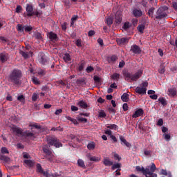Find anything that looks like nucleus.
Listing matches in <instances>:
<instances>
[{
  "mask_svg": "<svg viewBox=\"0 0 177 177\" xmlns=\"http://www.w3.org/2000/svg\"><path fill=\"white\" fill-rule=\"evenodd\" d=\"M158 102H159V103L161 104V105H162V106H165L167 105V100H165V98L163 97H159V98H158Z\"/></svg>",
  "mask_w": 177,
  "mask_h": 177,
  "instance_id": "28",
  "label": "nucleus"
},
{
  "mask_svg": "<svg viewBox=\"0 0 177 177\" xmlns=\"http://www.w3.org/2000/svg\"><path fill=\"white\" fill-rule=\"evenodd\" d=\"M143 73V71L140 69L136 72L135 74L132 75L127 71H124L122 72L123 76L125 77V78H127V81L129 82H137L140 77H142Z\"/></svg>",
  "mask_w": 177,
  "mask_h": 177,
  "instance_id": "3",
  "label": "nucleus"
},
{
  "mask_svg": "<svg viewBox=\"0 0 177 177\" xmlns=\"http://www.w3.org/2000/svg\"><path fill=\"white\" fill-rule=\"evenodd\" d=\"M17 100L21 102H25L24 95H21L18 96L17 97Z\"/></svg>",
  "mask_w": 177,
  "mask_h": 177,
  "instance_id": "51",
  "label": "nucleus"
},
{
  "mask_svg": "<svg viewBox=\"0 0 177 177\" xmlns=\"http://www.w3.org/2000/svg\"><path fill=\"white\" fill-rule=\"evenodd\" d=\"M124 65H125V62L124 60H122L120 62L118 67H120V68H122L124 66Z\"/></svg>",
  "mask_w": 177,
  "mask_h": 177,
  "instance_id": "64",
  "label": "nucleus"
},
{
  "mask_svg": "<svg viewBox=\"0 0 177 177\" xmlns=\"http://www.w3.org/2000/svg\"><path fill=\"white\" fill-rule=\"evenodd\" d=\"M165 72V68L164 66H161L160 68L158 69V73L160 74H164Z\"/></svg>",
  "mask_w": 177,
  "mask_h": 177,
  "instance_id": "57",
  "label": "nucleus"
},
{
  "mask_svg": "<svg viewBox=\"0 0 177 177\" xmlns=\"http://www.w3.org/2000/svg\"><path fill=\"white\" fill-rule=\"evenodd\" d=\"M120 140L121 141V142L124 144V145L127 147H128V148L131 147V144L129 142H128L127 140L124 137H122V136H120Z\"/></svg>",
  "mask_w": 177,
  "mask_h": 177,
  "instance_id": "25",
  "label": "nucleus"
},
{
  "mask_svg": "<svg viewBox=\"0 0 177 177\" xmlns=\"http://www.w3.org/2000/svg\"><path fill=\"white\" fill-rule=\"evenodd\" d=\"M163 124V120L162 118H159L158 122H156V125L159 127H162Z\"/></svg>",
  "mask_w": 177,
  "mask_h": 177,
  "instance_id": "56",
  "label": "nucleus"
},
{
  "mask_svg": "<svg viewBox=\"0 0 177 177\" xmlns=\"http://www.w3.org/2000/svg\"><path fill=\"white\" fill-rule=\"evenodd\" d=\"M34 15L36 17H40V13L37 10L33 11L30 13H27V17H32Z\"/></svg>",
  "mask_w": 177,
  "mask_h": 177,
  "instance_id": "35",
  "label": "nucleus"
},
{
  "mask_svg": "<svg viewBox=\"0 0 177 177\" xmlns=\"http://www.w3.org/2000/svg\"><path fill=\"white\" fill-rule=\"evenodd\" d=\"M38 75H39V76H44L45 75H46V71H45L44 69H41L38 71Z\"/></svg>",
  "mask_w": 177,
  "mask_h": 177,
  "instance_id": "49",
  "label": "nucleus"
},
{
  "mask_svg": "<svg viewBox=\"0 0 177 177\" xmlns=\"http://www.w3.org/2000/svg\"><path fill=\"white\" fill-rule=\"evenodd\" d=\"M77 165L78 167L85 169V163L82 159H78L77 160Z\"/></svg>",
  "mask_w": 177,
  "mask_h": 177,
  "instance_id": "37",
  "label": "nucleus"
},
{
  "mask_svg": "<svg viewBox=\"0 0 177 177\" xmlns=\"http://www.w3.org/2000/svg\"><path fill=\"white\" fill-rule=\"evenodd\" d=\"M0 160L4 161L5 163L10 162V158L5 155H0Z\"/></svg>",
  "mask_w": 177,
  "mask_h": 177,
  "instance_id": "31",
  "label": "nucleus"
},
{
  "mask_svg": "<svg viewBox=\"0 0 177 177\" xmlns=\"http://www.w3.org/2000/svg\"><path fill=\"white\" fill-rule=\"evenodd\" d=\"M131 26V25L129 22H125L122 26V29H124L125 31H127L130 28Z\"/></svg>",
  "mask_w": 177,
  "mask_h": 177,
  "instance_id": "41",
  "label": "nucleus"
},
{
  "mask_svg": "<svg viewBox=\"0 0 177 177\" xmlns=\"http://www.w3.org/2000/svg\"><path fill=\"white\" fill-rule=\"evenodd\" d=\"M48 38L51 41H57V35L56 33H54L53 31H50L48 33Z\"/></svg>",
  "mask_w": 177,
  "mask_h": 177,
  "instance_id": "17",
  "label": "nucleus"
},
{
  "mask_svg": "<svg viewBox=\"0 0 177 177\" xmlns=\"http://www.w3.org/2000/svg\"><path fill=\"white\" fill-rule=\"evenodd\" d=\"M19 54L24 57V59L29 58V54L28 53V52L20 50Z\"/></svg>",
  "mask_w": 177,
  "mask_h": 177,
  "instance_id": "34",
  "label": "nucleus"
},
{
  "mask_svg": "<svg viewBox=\"0 0 177 177\" xmlns=\"http://www.w3.org/2000/svg\"><path fill=\"white\" fill-rule=\"evenodd\" d=\"M16 29L18 32H24V26L22 24H17Z\"/></svg>",
  "mask_w": 177,
  "mask_h": 177,
  "instance_id": "39",
  "label": "nucleus"
},
{
  "mask_svg": "<svg viewBox=\"0 0 177 177\" xmlns=\"http://www.w3.org/2000/svg\"><path fill=\"white\" fill-rule=\"evenodd\" d=\"M78 106L81 107L82 109H86L88 108V104L85 100H80L77 104Z\"/></svg>",
  "mask_w": 177,
  "mask_h": 177,
  "instance_id": "20",
  "label": "nucleus"
},
{
  "mask_svg": "<svg viewBox=\"0 0 177 177\" xmlns=\"http://www.w3.org/2000/svg\"><path fill=\"white\" fill-rule=\"evenodd\" d=\"M136 169L138 172L142 173V174L144 176H146V177H147V175L149 176V177H158V175L154 173L155 171L157 169L154 163H152L150 167H146L145 169L143 167L136 166Z\"/></svg>",
  "mask_w": 177,
  "mask_h": 177,
  "instance_id": "2",
  "label": "nucleus"
},
{
  "mask_svg": "<svg viewBox=\"0 0 177 177\" xmlns=\"http://www.w3.org/2000/svg\"><path fill=\"white\" fill-rule=\"evenodd\" d=\"M141 85V87L138 86L136 88V93L138 95H145L146 93V91H147L146 88L148 87V82H142Z\"/></svg>",
  "mask_w": 177,
  "mask_h": 177,
  "instance_id": "6",
  "label": "nucleus"
},
{
  "mask_svg": "<svg viewBox=\"0 0 177 177\" xmlns=\"http://www.w3.org/2000/svg\"><path fill=\"white\" fill-rule=\"evenodd\" d=\"M1 153L3 154H8L9 153V151L7 149L6 147H2L1 148Z\"/></svg>",
  "mask_w": 177,
  "mask_h": 177,
  "instance_id": "50",
  "label": "nucleus"
},
{
  "mask_svg": "<svg viewBox=\"0 0 177 177\" xmlns=\"http://www.w3.org/2000/svg\"><path fill=\"white\" fill-rule=\"evenodd\" d=\"M106 127L109 129H112L116 131L118 129V127L116 124H107L105 125Z\"/></svg>",
  "mask_w": 177,
  "mask_h": 177,
  "instance_id": "26",
  "label": "nucleus"
},
{
  "mask_svg": "<svg viewBox=\"0 0 177 177\" xmlns=\"http://www.w3.org/2000/svg\"><path fill=\"white\" fill-rule=\"evenodd\" d=\"M163 136L165 140L169 141L171 139V136L169 134L164 133Z\"/></svg>",
  "mask_w": 177,
  "mask_h": 177,
  "instance_id": "58",
  "label": "nucleus"
},
{
  "mask_svg": "<svg viewBox=\"0 0 177 177\" xmlns=\"http://www.w3.org/2000/svg\"><path fill=\"white\" fill-rule=\"evenodd\" d=\"M118 59L117 55H110L107 57V62L110 64H113Z\"/></svg>",
  "mask_w": 177,
  "mask_h": 177,
  "instance_id": "15",
  "label": "nucleus"
},
{
  "mask_svg": "<svg viewBox=\"0 0 177 177\" xmlns=\"http://www.w3.org/2000/svg\"><path fill=\"white\" fill-rule=\"evenodd\" d=\"M121 100H122V102H127L129 100V95L127 93H123V95H121Z\"/></svg>",
  "mask_w": 177,
  "mask_h": 177,
  "instance_id": "30",
  "label": "nucleus"
},
{
  "mask_svg": "<svg viewBox=\"0 0 177 177\" xmlns=\"http://www.w3.org/2000/svg\"><path fill=\"white\" fill-rule=\"evenodd\" d=\"M120 140L121 141V142L124 144V145L127 147H128V148L131 147V144L129 142H128L127 140L124 137H122V136H120Z\"/></svg>",
  "mask_w": 177,
  "mask_h": 177,
  "instance_id": "24",
  "label": "nucleus"
},
{
  "mask_svg": "<svg viewBox=\"0 0 177 177\" xmlns=\"http://www.w3.org/2000/svg\"><path fill=\"white\" fill-rule=\"evenodd\" d=\"M48 144L50 146H55V148L62 147V144L59 142V140L57 138L53 137H49L47 139Z\"/></svg>",
  "mask_w": 177,
  "mask_h": 177,
  "instance_id": "5",
  "label": "nucleus"
},
{
  "mask_svg": "<svg viewBox=\"0 0 177 177\" xmlns=\"http://www.w3.org/2000/svg\"><path fill=\"white\" fill-rule=\"evenodd\" d=\"M24 163L28 165V167H34L35 161L31 160H24Z\"/></svg>",
  "mask_w": 177,
  "mask_h": 177,
  "instance_id": "23",
  "label": "nucleus"
},
{
  "mask_svg": "<svg viewBox=\"0 0 177 177\" xmlns=\"http://www.w3.org/2000/svg\"><path fill=\"white\" fill-rule=\"evenodd\" d=\"M168 8L167 6H163L159 8L156 10V15H155V19L162 20L163 19H167L168 15L165 10H167Z\"/></svg>",
  "mask_w": 177,
  "mask_h": 177,
  "instance_id": "4",
  "label": "nucleus"
},
{
  "mask_svg": "<svg viewBox=\"0 0 177 177\" xmlns=\"http://www.w3.org/2000/svg\"><path fill=\"white\" fill-rule=\"evenodd\" d=\"M145 114V111L142 109H138L135 111V113H133L131 117L133 118H138L139 117H142Z\"/></svg>",
  "mask_w": 177,
  "mask_h": 177,
  "instance_id": "10",
  "label": "nucleus"
},
{
  "mask_svg": "<svg viewBox=\"0 0 177 177\" xmlns=\"http://www.w3.org/2000/svg\"><path fill=\"white\" fill-rule=\"evenodd\" d=\"M36 172L39 173L46 177H49V173L48 171H44L41 165L39 163L36 164Z\"/></svg>",
  "mask_w": 177,
  "mask_h": 177,
  "instance_id": "7",
  "label": "nucleus"
},
{
  "mask_svg": "<svg viewBox=\"0 0 177 177\" xmlns=\"http://www.w3.org/2000/svg\"><path fill=\"white\" fill-rule=\"evenodd\" d=\"M148 25V21L147 20H143L142 21V24L138 25V28H136V29H138V32H140L141 35H142L145 32V26Z\"/></svg>",
  "mask_w": 177,
  "mask_h": 177,
  "instance_id": "8",
  "label": "nucleus"
},
{
  "mask_svg": "<svg viewBox=\"0 0 177 177\" xmlns=\"http://www.w3.org/2000/svg\"><path fill=\"white\" fill-rule=\"evenodd\" d=\"M43 152L48 156H50L52 155V152L49 150V148L48 147V145H44L42 147Z\"/></svg>",
  "mask_w": 177,
  "mask_h": 177,
  "instance_id": "21",
  "label": "nucleus"
},
{
  "mask_svg": "<svg viewBox=\"0 0 177 177\" xmlns=\"http://www.w3.org/2000/svg\"><path fill=\"white\" fill-rule=\"evenodd\" d=\"M159 175L167 176L168 173H167V170L161 169V172L159 173Z\"/></svg>",
  "mask_w": 177,
  "mask_h": 177,
  "instance_id": "61",
  "label": "nucleus"
},
{
  "mask_svg": "<svg viewBox=\"0 0 177 177\" xmlns=\"http://www.w3.org/2000/svg\"><path fill=\"white\" fill-rule=\"evenodd\" d=\"M23 77L22 71L19 69H13L8 75V80L15 85H21V78Z\"/></svg>",
  "mask_w": 177,
  "mask_h": 177,
  "instance_id": "1",
  "label": "nucleus"
},
{
  "mask_svg": "<svg viewBox=\"0 0 177 177\" xmlns=\"http://www.w3.org/2000/svg\"><path fill=\"white\" fill-rule=\"evenodd\" d=\"M77 120H78V122H84L85 123H86L88 122L87 119L84 118H77Z\"/></svg>",
  "mask_w": 177,
  "mask_h": 177,
  "instance_id": "62",
  "label": "nucleus"
},
{
  "mask_svg": "<svg viewBox=\"0 0 177 177\" xmlns=\"http://www.w3.org/2000/svg\"><path fill=\"white\" fill-rule=\"evenodd\" d=\"M34 37L37 40H40V41L43 40L41 33H39L38 32H35Z\"/></svg>",
  "mask_w": 177,
  "mask_h": 177,
  "instance_id": "36",
  "label": "nucleus"
},
{
  "mask_svg": "<svg viewBox=\"0 0 177 177\" xmlns=\"http://www.w3.org/2000/svg\"><path fill=\"white\" fill-rule=\"evenodd\" d=\"M64 61L67 63L68 62H71V55L69 53H65L63 57Z\"/></svg>",
  "mask_w": 177,
  "mask_h": 177,
  "instance_id": "33",
  "label": "nucleus"
},
{
  "mask_svg": "<svg viewBox=\"0 0 177 177\" xmlns=\"http://www.w3.org/2000/svg\"><path fill=\"white\" fill-rule=\"evenodd\" d=\"M98 117L100 118H104L106 117V113L104 111H100L98 112Z\"/></svg>",
  "mask_w": 177,
  "mask_h": 177,
  "instance_id": "48",
  "label": "nucleus"
},
{
  "mask_svg": "<svg viewBox=\"0 0 177 177\" xmlns=\"http://www.w3.org/2000/svg\"><path fill=\"white\" fill-rule=\"evenodd\" d=\"M115 23L117 24H120V23H122V13L118 12L115 13Z\"/></svg>",
  "mask_w": 177,
  "mask_h": 177,
  "instance_id": "16",
  "label": "nucleus"
},
{
  "mask_svg": "<svg viewBox=\"0 0 177 177\" xmlns=\"http://www.w3.org/2000/svg\"><path fill=\"white\" fill-rule=\"evenodd\" d=\"M93 81H95V83H100V77L95 76L93 77Z\"/></svg>",
  "mask_w": 177,
  "mask_h": 177,
  "instance_id": "60",
  "label": "nucleus"
},
{
  "mask_svg": "<svg viewBox=\"0 0 177 177\" xmlns=\"http://www.w3.org/2000/svg\"><path fill=\"white\" fill-rule=\"evenodd\" d=\"M24 137H27V138H35V136L34 133H32L31 131H27L23 133L21 135Z\"/></svg>",
  "mask_w": 177,
  "mask_h": 177,
  "instance_id": "18",
  "label": "nucleus"
},
{
  "mask_svg": "<svg viewBox=\"0 0 177 177\" xmlns=\"http://www.w3.org/2000/svg\"><path fill=\"white\" fill-rule=\"evenodd\" d=\"M92 71H94V68L91 66H88L87 68H86V72H87L88 73H90Z\"/></svg>",
  "mask_w": 177,
  "mask_h": 177,
  "instance_id": "55",
  "label": "nucleus"
},
{
  "mask_svg": "<svg viewBox=\"0 0 177 177\" xmlns=\"http://www.w3.org/2000/svg\"><path fill=\"white\" fill-rule=\"evenodd\" d=\"M154 12H155V8L152 7L149 8L147 12V15L149 17H151L153 19V17H154Z\"/></svg>",
  "mask_w": 177,
  "mask_h": 177,
  "instance_id": "27",
  "label": "nucleus"
},
{
  "mask_svg": "<svg viewBox=\"0 0 177 177\" xmlns=\"http://www.w3.org/2000/svg\"><path fill=\"white\" fill-rule=\"evenodd\" d=\"M39 61L41 64H42L43 66H46L48 64L49 59L46 57V55H45L44 54H42L41 55V57Z\"/></svg>",
  "mask_w": 177,
  "mask_h": 177,
  "instance_id": "12",
  "label": "nucleus"
},
{
  "mask_svg": "<svg viewBox=\"0 0 177 177\" xmlns=\"http://www.w3.org/2000/svg\"><path fill=\"white\" fill-rule=\"evenodd\" d=\"M75 45L78 48H81L82 47V40L80 39H77L75 41Z\"/></svg>",
  "mask_w": 177,
  "mask_h": 177,
  "instance_id": "52",
  "label": "nucleus"
},
{
  "mask_svg": "<svg viewBox=\"0 0 177 177\" xmlns=\"http://www.w3.org/2000/svg\"><path fill=\"white\" fill-rule=\"evenodd\" d=\"M76 84L77 85H82L85 84V79L81 78L76 80Z\"/></svg>",
  "mask_w": 177,
  "mask_h": 177,
  "instance_id": "45",
  "label": "nucleus"
},
{
  "mask_svg": "<svg viewBox=\"0 0 177 177\" xmlns=\"http://www.w3.org/2000/svg\"><path fill=\"white\" fill-rule=\"evenodd\" d=\"M95 147V144L94 142H90L87 145V148L88 150H93Z\"/></svg>",
  "mask_w": 177,
  "mask_h": 177,
  "instance_id": "44",
  "label": "nucleus"
},
{
  "mask_svg": "<svg viewBox=\"0 0 177 177\" xmlns=\"http://www.w3.org/2000/svg\"><path fill=\"white\" fill-rule=\"evenodd\" d=\"M169 95H171V96H175L176 94V91L175 88H170L168 90Z\"/></svg>",
  "mask_w": 177,
  "mask_h": 177,
  "instance_id": "46",
  "label": "nucleus"
},
{
  "mask_svg": "<svg viewBox=\"0 0 177 177\" xmlns=\"http://www.w3.org/2000/svg\"><path fill=\"white\" fill-rule=\"evenodd\" d=\"M23 158L25 159L31 158V156L28 153H23Z\"/></svg>",
  "mask_w": 177,
  "mask_h": 177,
  "instance_id": "63",
  "label": "nucleus"
},
{
  "mask_svg": "<svg viewBox=\"0 0 177 177\" xmlns=\"http://www.w3.org/2000/svg\"><path fill=\"white\" fill-rule=\"evenodd\" d=\"M24 30L26 32H31L32 30V27L31 26H24Z\"/></svg>",
  "mask_w": 177,
  "mask_h": 177,
  "instance_id": "47",
  "label": "nucleus"
},
{
  "mask_svg": "<svg viewBox=\"0 0 177 177\" xmlns=\"http://www.w3.org/2000/svg\"><path fill=\"white\" fill-rule=\"evenodd\" d=\"M113 18L111 17L105 18V23L108 26H111L113 24Z\"/></svg>",
  "mask_w": 177,
  "mask_h": 177,
  "instance_id": "32",
  "label": "nucleus"
},
{
  "mask_svg": "<svg viewBox=\"0 0 177 177\" xmlns=\"http://www.w3.org/2000/svg\"><path fill=\"white\" fill-rule=\"evenodd\" d=\"M120 75L119 73H113L112 75V80L118 81L120 80Z\"/></svg>",
  "mask_w": 177,
  "mask_h": 177,
  "instance_id": "43",
  "label": "nucleus"
},
{
  "mask_svg": "<svg viewBox=\"0 0 177 177\" xmlns=\"http://www.w3.org/2000/svg\"><path fill=\"white\" fill-rule=\"evenodd\" d=\"M133 16L136 18H139L142 15V11L141 10L135 9L133 10Z\"/></svg>",
  "mask_w": 177,
  "mask_h": 177,
  "instance_id": "19",
  "label": "nucleus"
},
{
  "mask_svg": "<svg viewBox=\"0 0 177 177\" xmlns=\"http://www.w3.org/2000/svg\"><path fill=\"white\" fill-rule=\"evenodd\" d=\"M9 59V55L6 53H0V62L1 63H6Z\"/></svg>",
  "mask_w": 177,
  "mask_h": 177,
  "instance_id": "14",
  "label": "nucleus"
},
{
  "mask_svg": "<svg viewBox=\"0 0 177 177\" xmlns=\"http://www.w3.org/2000/svg\"><path fill=\"white\" fill-rule=\"evenodd\" d=\"M113 165V166H112V169H113V170H115V169H119V168L121 167L120 164H119V163L113 164V165Z\"/></svg>",
  "mask_w": 177,
  "mask_h": 177,
  "instance_id": "53",
  "label": "nucleus"
},
{
  "mask_svg": "<svg viewBox=\"0 0 177 177\" xmlns=\"http://www.w3.org/2000/svg\"><path fill=\"white\" fill-rule=\"evenodd\" d=\"M32 82L33 84H35V85L40 84V80H38L37 77H32Z\"/></svg>",
  "mask_w": 177,
  "mask_h": 177,
  "instance_id": "40",
  "label": "nucleus"
},
{
  "mask_svg": "<svg viewBox=\"0 0 177 177\" xmlns=\"http://www.w3.org/2000/svg\"><path fill=\"white\" fill-rule=\"evenodd\" d=\"M89 160L91 162H100V157H99V156H91L89 158Z\"/></svg>",
  "mask_w": 177,
  "mask_h": 177,
  "instance_id": "38",
  "label": "nucleus"
},
{
  "mask_svg": "<svg viewBox=\"0 0 177 177\" xmlns=\"http://www.w3.org/2000/svg\"><path fill=\"white\" fill-rule=\"evenodd\" d=\"M11 131H12L13 133H16L17 136H22L24 132H23V130L21 128L17 127V126H12L11 127Z\"/></svg>",
  "mask_w": 177,
  "mask_h": 177,
  "instance_id": "9",
  "label": "nucleus"
},
{
  "mask_svg": "<svg viewBox=\"0 0 177 177\" xmlns=\"http://www.w3.org/2000/svg\"><path fill=\"white\" fill-rule=\"evenodd\" d=\"M38 98H39V95L37 93H33L32 95V101L37 102Z\"/></svg>",
  "mask_w": 177,
  "mask_h": 177,
  "instance_id": "42",
  "label": "nucleus"
},
{
  "mask_svg": "<svg viewBox=\"0 0 177 177\" xmlns=\"http://www.w3.org/2000/svg\"><path fill=\"white\" fill-rule=\"evenodd\" d=\"M131 51L133 52V53H135L136 55H140L142 53L140 48L139 47V46L136 44L131 46Z\"/></svg>",
  "mask_w": 177,
  "mask_h": 177,
  "instance_id": "11",
  "label": "nucleus"
},
{
  "mask_svg": "<svg viewBox=\"0 0 177 177\" xmlns=\"http://www.w3.org/2000/svg\"><path fill=\"white\" fill-rule=\"evenodd\" d=\"M103 164L106 167H110V166L113 165V162L112 161H111L109 160V158H104Z\"/></svg>",
  "mask_w": 177,
  "mask_h": 177,
  "instance_id": "22",
  "label": "nucleus"
},
{
  "mask_svg": "<svg viewBox=\"0 0 177 177\" xmlns=\"http://www.w3.org/2000/svg\"><path fill=\"white\" fill-rule=\"evenodd\" d=\"M129 42V38L128 37H122L121 39H116V43L118 46H122L124 44H127Z\"/></svg>",
  "mask_w": 177,
  "mask_h": 177,
  "instance_id": "13",
  "label": "nucleus"
},
{
  "mask_svg": "<svg viewBox=\"0 0 177 177\" xmlns=\"http://www.w3.org/2000/svg\"><path fill=\"white\" fill-rule=\"evenodd\" d=\"M21 11H22V7H21V6H16V10H15L16 13H21Z\"/></svg>",
  "mask_w": 177,
  "mask_h": 177,
  "instance_id": "54",
  "label": "nucleus"
},
{
  "mask_svg": "<svg viewBox=\"0 0 177 177\" xmlns=\"http://www.w3.org/2000/svg\"><path fill=\"white\" fill-rule=\"evenodd\" d=\"M26 11H27L28 14H30L34 12V8H32V6L30 4H27L26 6Z\"/></svg>",
  "mask_w": 177,
  "mask_h": 177,
  "instance_id": "29",
  "label": "nucleus"
},
{
  "mask_svg": "<svg viewBox=\"0 0 177 177\" xmlns=\"http://www.w3.org/2000/svg\"><path fill=\"white\" fill-rule=\"evenodd\" d=\"M84 68V63L81 62L80 66L78 67V71H82Z\"/></svg>",
  "mask_w": 177,
  "mask_h": 177,
  "instance_id": "59",
  "label": "nucleus"
}]
</instances>
